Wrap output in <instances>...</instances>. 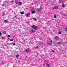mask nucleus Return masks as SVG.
Instances as JSON below:
<instances>
[{"mask_svg": "<svg viewBox=\"0 0 67 67\" xmlns=\"http://www.w3.org/2000/svg\"><path fill=\"white\" fill-rule=\"evenodd\" d=\"M29 49H27L25 51L26 52H29Z\"/></svg>", "mask_w": 67, "mask_h": 67, "instance_id": "4", "label": "nucleus"}, {"mask_svg": "<svg viewBox=\"0 0 67 67\" xmlns=\"http://www.w3.org/2000/svg\"><path fill=\"white\" fill-rule=\"evenodd\" d=\"M4 21L5 23H7L8 22V20H5Z\"/></svg>", "mask_w": 67, "mask_h": 67, "instance_id": "15", "label": "nucleus"}, {"mask_svg": "<svg viewBox=\"0 0 67 67\" xmlns=\"http://www.w3.org/2000/svg\"><path fill=\"white\" fill-rule=\"evenodd\" d=\"M2 6H4V4H2Z\"/></svg>", "mask_w": 67, "mask_h": 67, "instance_id": "35", "label": "nucleus"}, {"mask_svg": "<svg viewBox=\"0 0 67 67\" xmlns=\"http://www.w3.org/2000/svg\"><path fill=\"white\" fill-rule=\"evenodd\" d=\"M26 57H27V56H26Z\"/></svg>", "mask_w": 67, "mask_h": 67, "instance_id": "39", "label": "nucleus"}, {"mask_svg": "<svg viewBox=\"0 0 67 67\" xmlns=\"http://www.w3.org/2000/svg\"><path fill=\"white\" fill-rule=\"evenodd\" d=\"M61 44V42H58L57 43V44L58 45H60Z\"/></svg>", "mask_w": 67, "mask_h": 67, "instance_id": "5", "label": "nucleus"}, {"mask_svg": "<svg viewBox=\"0 0 67 67\" xmlns=\"http://www.w3.org/2000/svg\"><path fill=\"white\" fill-rule=\"evenodd\" d=\"M15 3H16V4H18L19 3V2L18 0H15Z\"/></svg>", "mask_w": 67, "mask_h": 67, "instance_id": "3", "label": "nucleus"}, {"mask_svg": "<svg viewBox=\"0 0 67 67\" xmlns=\"http://www.w3.org/2000/svg\"><path fill=\"white\" fill-rule=\"evenodd\" d=\"M62 7H63V8H64V7H66V6L64 4L62 5Z\"/></svg>", "mask_w": 67, "mask_h": 67, "instance_id": "9", "label": "nucleus"}, {"mask_svg": "<svg viewBox=\"0 0 67 67\" xmlns=\"http://www.w3.org/2000/svg\"><path fill=\"white\" fill-rule=\"evenodd\" d=\"M9 41H13V39H9Z\"/></svg>", "mask_w": 67, "mask_h": 67, "instance_id": "19", "label": "nucleus"}, {"mask_svg": "<svg viewBox=\"0 0 67 67\" xmlns=\"http://www.w3.org/2000/svg\"><path fill=\"white\" fill-rule=\"evenodd\" d=\"M55 39L56 40H58V37H57V36H56L55 37Z\"/></svg>", "mask_w": 67, "mask_h": 67, "instance_id": "16", "label": "nucleus"}, {"mask_svg": "<svg viewBox=\"0 0 67 67\" xmlns=\"http://www.w3.org/2000/svg\"><path fill=\"white\" fill-rule=\"evenodd\" d=\"M35 48H36L37 49V48H38V46H37L36 47H35Z\"/></svg>", "mask_w": 67, "mask_h": 67, "instance_id": "21", "label": "nucleus"}, {"mask_svg": "<svg viewBox=\"0 0 67 67\" xmlns=\"http://www.w3.org/2000/svg\"><path fill=\"white\" fill-rule=\"evenodd\" d=\"M35 11H32V14H34V13H35Z\"/></svg>", "mask_w": 67, "mask_h": 67, "instance_id": "7", "label": "nucleus"}, {"mask_svg": "<svg viewBox=\"0 0 67 67\" xmlns=\"http://www.w3.org/2000/svg\"><path fill=\"white\" fill-rule=\"evenodd\" d=\"M5 14V13H4L3 14V16H4V15Z\"/></svg>", "mask_w": 67, "mask_h": 67, "instance_id": "30", "label": "nucleus"}, {"mask_svg": "<svg viewBox=\"0 0 67 67\" xmlns=\"http://www.w3.org/2000/svg\"><path fill=\"white\" fill-rule=\"evenodd\" d=\"M67 43V41H66L65 42V43Z\"/></svg>", "mask_w": 67, "mask_h": 67, "instance_id": "36", "label": "nucleus"}, {"mask_svg": "<svg viewBox=\"0 0 67 67\" xmlns=\"http://www.w3.org/2000/svg\"><path fill=\"white\" fill-rule=\"evenodd\" d=\"M2 32L3 33H4V34H5V33H6V32H5V31L4 30L2 31Z\"/></svg>", "mask_w": 67, "mask_h": 67, "instance_id": "10", "label": "nucleus"}, {"mask_svg": "<svg viewBox=\"0 0 67 67\" xmlns=\"http://www.w3.org/2000/svg\"><path fill=\"white\" fill-rule=\"evenodd\" d=\"M54 9H58V7H54Z\"/></svg>", "mask_w": 67, "mask_h": 67, "instance_id": "11", "label": "nucleus"}, {"mask_svg": "<svg viewBox=\"0 0 67 67\" xmlns=\"http://www.w3.org/2000/svg\"><path fill=\"white\" fill-rule=\"evenodd\" d=\"M24 12H21V14H24Z\"/></svg>", "mask_w": 67, "mask_h": 67, "instance_id": "14", "label": "nucleus"}, {"mask_svg": "<svg viewBox=\"0 0 67 67\" xmlns=\"http://www.w3.org/2000/svg\"><path fill=\"white\" fill-rule=\"evenodd\" d=\"M51 51H52V52H54V50H52Z\"/></svg>", "mask_w": 67, "mask_h": 67, "instance_id": "29", "label": "nucleus"}, {"mask_svg": "<svg viewBox=\"0 0 67 67\" xmlns=\"http://www.w3.org/2000/svg\"><path fill=\"white\" fill-rule=\"evenodd\" d=\"M59 2H60V3H63V1L62 0L60 1Z\"/></svg>", "mask_w": 67, "mask_h": 67, "instance_id": "8", "label": "nucleus"}, {"mask_svg": "<svg viewBox=\"0 0 67 67\" xmlns=\"http://www.w3.org/2000/svg\"><path fill=\"white\" fill-rule=\"evenodd\" d=\"M1 35V32H0V36Z\"/></svg>", "mask_w": 67, "mask_h": 67, "instance_id": "33", "label": "nucleus"}, {"mask_svg": "<svg viewBox=\"0 0 67 67\" xmlns=\"http://www.w3.org/2000/svg\"><path fill=\"white\" fill-rule=\"evenodd\" d=\"M19 4L20 5H21V4H22V3L20 2H19Z\"/></svg>", "mask_w": 67, "mask_h": 67, "instance_id": "13", "label": "nucleus"}, {"mask_svg": "<svg viewBox=\"0 0 67 67\" xmlns=\"http://www.w3.org/2000/svg\"><path fill=\"white\" fill-rule=\"evenodd\" d=\"M65 31H67V28H65Z\"/></svg>", "mask_w": 67, "mask_h": 67, "instance_id": "24", "label": "nucleus"}, {"mask_svg": "<svg viewBox=\"0 0 67 67\" xmlns=\"http://www.w3.org/2000/svg\"><path fill=\"white\" fill-rule=\"evenodd\" d=\"M31 27L32 28L35 29V30H37V26L35 25L32 26Z\"/></svg>", "mask_w": 67, "mask_h": 67, "instance_id": "1", "label": "nucleus"}, {"mask_svg": "<svg viewBox=\"0 0 67 67\" xmlns=\"http://www.w3.org/2000/svg\"><path fill=\"white\" fill-rule=\"evenodd\" d=\"M37 1H36L35 2V4H36V3H37Z\"/></svg>", "mask_w": 67, "mask_h": 67, "instance_id": "22", "label": "nucleus"}, {"mask_svg": "<svg viewBox=\"0 0 67 67\" xmlns=\"http://www.w3.org/2000/svg\"><path fill=\"white\" fill-rule=\"evenodd\" d=\"M50 43L51 44H52V43H53V42H52V40H51Z\"/></svg>", "mask_w": 67, "mask_h": 67, "instance_id": "20", "label": "nucleus"}, {"mask_svg": "<svg viewBox=\"0 0 67 67\" xmlns=\"http://www.w3.org/2000/svg\"><path fill=\"white\" fill-rule=\"evenodd\" d=\"M31 32H35L34 30H31Z\"/></svg>", "mask_w": 67, "mask_h": 67, "instance_id": "12", "label": "nucleus"}, {"mask_svg": "<svg viewBox=\"0 0 67 67\" xmlns=\"http://www.w3.org/2000/svg\"><path fill=\"white\" fill-rule=\"evenodd\" d=\"M33 19H34V20H35V21H36V19L35 18H33Z\"/></svg>", "mask_w": 67, "mask_h": 67, "instance_id": "18", "label": "nucleus"}, {"mask_svg": "<svg viewBox=\"0 0 67 67\" xmlns=\"http://www.w3.org/2000/svg\"><path fill=\"white\" fill-rule=\"evenodd\" d=\"M51 65H50V64H47V67H49Z\"/></svg>", "mask_w": 67, "mask_h": 67, "instance_id": "6", "label": "nucleus"}, {"mask_svg": "<svg viewBox=\"0 0 67 67\" xmlns=\"http://www.w3.org/2000/svg\"><path fill=\"white\" fill-rule=\"evenodd\" d=\"M3 39H4V38H5V37H3Z\"/></svg>", "mask_w": 67, "mask_h": 67, "instance_id": "34", "label": "nucleus"}, {"mask_svg": "<svg viewBox=\"0 0 67 67\" xmlns=\"http://www.w3.org/2000/svg\"><path fill=\"white\" fill-rule=\"evenodd\" d=\"M37 10L38 11V12H40L41 11V9L40 8H37Z\"/></svg>", "mask_w": 67, "mask_h": 67, "instance_id": "2", "label": "nucleus"}, {"mask_svg": "<svg viewBox=\"0 0 67 67\" xmlns=\"http://www.w3.org/2000/svg\"><path fill=\"white\" fill-rule=\"evenodd\" d=\"M59 34H61V32H59Z\"/></svg>", "mask_w": 67, "mask_h": 67, "instance_id": "31", "label": "nucleus"}, {"mask_svg": "<svg viewBox=\"0 0 67 67\" xmlns=\"http://www.w3.org/2000/svg\"><path fill=\"white\" fill-rule=\"evenodd\" d=\"M15 45V43H14V44H13V45Z\"/></svg>", "mask_w": 67, "mask_h": 67, "instance_id": "27", "label": "nucleus"}, {"mask_svg": "<svg viewBox=\"0 0 67 67\" xmlns=\"http://www.w3.org/2000/svg\"><path fill=\"white\" fill-rule=\"evenodd\" d=\"M11 1V2H12V1H13L12 0Z\"/></svg>", "mask_w": 67, "mask_h": 67, "instance_id": "38", "label": "nucleus"}, {"mask_svg": "<svg viewBox=\"0 0 67 67\" xmlns=\"http://www.w3.org/2000/svg\"><path fill=\"white\" fill-rule=\"evenodd\" d=\"M65 15V16H66V15Z\"/></svg>", "mask_w": 67, "mask_h": 67, "instance_id": "40", "label": "nucleus"}, {"mask_svg": "<svg viewBox=\"0 0 67 67\" xmlns=\"http://www.w3.org/2000/svg\"><path fill=\"white\" fill-rule=\"evenodd\" d=\"M27 14H28V15L30 14V15H31V13H30V12H29Z\"/></svg>", "mask_w": 67, "mask_h": 67, "instance_id": "26", "label": "nucleus"}, {"mask_svg": "<svg viewBox=\"0 0 67 67\" xmlns=\"http://www.w3.org/2000/svg\"><path fill=\"white\" fill-rule=\"evenodd\" d=\"M26 17H29V15H28V14H27L26 15Z\"/></svg>", "mask_w": 67, "mask_h": 67, "instance_id": "23", "label": "nucleus"}, {"mask_svg": "<svg viewBox=\"0 0 67 67\" xmlns=\"http://www.w3.org/2000/svg\"><path fill=\"white\" fill-rule=\"evenodd\" d=\"M19 56H19V55H16V57H17V58H18V57H19Z\"/></svg>", "mask_w": 67, "mask_h": 67, "instance_id": "17", "label": "nucleus"}, {"mask_svg": "<svg viewBox=\"0 0 67 67\" xmlns=\"http://www.w3.org/2000/svg\"><path fill=\"white\" fill-rule=\"evenodd\" d=\"M9 38H8V40H9Z\"/></svg>", "mask_w": 67, "mask_h": 67, "instance_id": "37", "label": "nucleus"}, {"mask_svg": "<svg viewBox=\"0 0 67 67\" xmlns=\"http://www.w3.org/2000/svg\"><path fill=\"white\" fill-rule=\"evenodd\" d=\"M54 18H56V17H57V16H56V15H54Z\"/></svg>", "mask_w": 67, "mask_h": 67, "instance_id": "28", "label": "nucleus"}, {"mask_svg": "<svg viewBox=\"0 0 67 67\" xmlns=\"http://www.w3.org/2000/svg\"><path fill=\"white\" fill-rule=\"evenodd\" d=\"M48 44H49V45H51V43H48Z\"/></svg>", "mask_w": 67, "mask_h": 67, "instance_id": "32", "label": "nucleus"}, {"mask_svg": "<svg viewBox=\"0 0 67 67\" xmlns=\"http://www.w3.org/2000/svg\"><path fill=\"white\" fill-rule=\"evenodd\" d=\"M8 37H11V36L10 35H8Z\"/></svg>", "mask_w": 67, "mask_h": 67, "instance_id": "25", "label": "nucleus"}]
</instances>
